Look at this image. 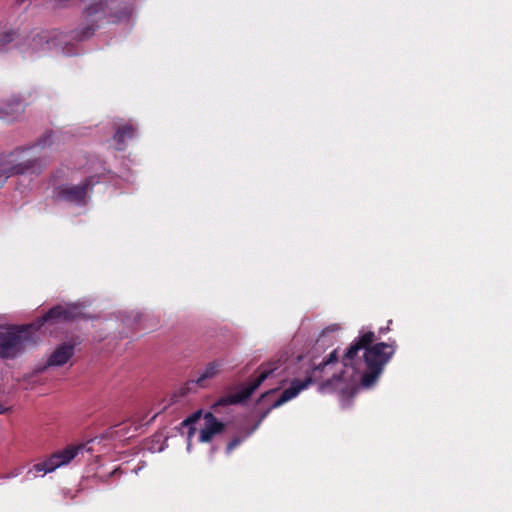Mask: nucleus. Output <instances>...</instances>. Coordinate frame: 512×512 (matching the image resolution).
<instances>
[{
    "label": "nucleus",
    "mask_w": 512,
    "mask_h": 512,
    "mask_svg": "<svg viewBox=\"0 0 512 512\" xmlns=\"http://www.w3.org/2000/svg\"><path fill=\"white\" fill-rule=\"evenodd\" d=\"M374 332L362 328L343 357L344 370L320 386L321 392L350 388L362 375V385L371 387L380 376L384 365L390 360L394 348L386 343H377Z\"/></svg>",
    "instance_id": "obj_1"
},
{
    "label": "nucleus",
    "mask_w": 512,
    "mask_h": 512,
    "mask_svg": "<svg viewBox=\"0 0 512 512\" xmlns=\"http://www.w3.org/2000/svg\"><path fill=\"white\" fill-rule=\"evenodd\" d=\"M79 306L71 304L67 307H53L45 316L37 321V324L26 326H11L6 332H0V357L10 359L17 357L25 349L36 344L35 332L48 321L70 320L79 315Z\"/></svg>",
    "instance_id": "obj_2"
},
{
    "label": "nucleus",
    "mask_w": 512,
    "mask_h": 512,
    "mask_svg": "<svg viewBox=\"0 0 512 512\" xmlns=\"http://www.w3.org/2000/svg\"><path fill=\"white\" fill-rule=\"evenodd\" d=\"M286 361L287 357L281 356L276 360L261 364L256 371L257 376L253 380L244 385L239 392L221 398L217 404L230 405L245 401L261 385L262 382L268 378L279 375L280 372L285 369Z\"/></svg>",
    "instance_id": "obj_3"
},
{
    "label": "nucleus",
    "mask_w": 512,
    "mask_h": 512,
    "mask_svg": "<svg viewBox=\"0 0 512 512\" xmlns=\"http://www.w3.org/2000/svg\"><path fill=\"white\" fill-rule=\"evenodd\" d=\"M79 448L69 447L58 453L51 455L43 462L37 463L33 466L35 472L47 474L55 471L57 468L67 465L78 454Z\"/></svg>",
    "instance_id": "obj_4"
},
{
    "label": "nucleus",
    "mask_w": 512,
    "mask_h": 512,
    "mask_svg": "<svg viewBox=\"0 0 512 512\" xmlns=\"http://www.w3.org/2000/svg\"><path fill=\"white\" fill-rule=\"evenodd\" d=\"M87 186L88 184L61 186L57 190L56 198L59 201L82 205L85 202Z\"/></svg>",
    "instance_id": "obj_5"
},
{
    "label": "nucleus",
    "mask_w": 512,
    "mask_h": 512,
    "mask_svg": "<svg viewBox=\"0 0 512 512\" xmlns=\"http://www.w3.org/2000/svg\"><path fill=\"white\" fill-rule=\"evenodd\" d=\"M223 428V423L212 413H205L203 415V424L200 427L199 441L202 443L210 442L215 435L222 432Z\"/></svg>",
    "instance_id": "obj_6"
},
{
    "label": "nucleus",
    "mask_w": 512,
    "mask_h": 512,
    "mask_svg": "<svg viewBox=\"0 0 512 512\" xmlns=\"http://www.w3.org/2000/svg\"><path fill=\"white\" fill-rule=\"evenodd\" d=\"M314 379L311 376H307L304 380H294L292 381L289 388L285 389L280 396V398L275 401L271 408H276L285 402L295 398L300 392L308 388L309 385L313 383Z\"/></svg>",
    "instance_id": "obj_7"
},
{
    "label": "nucleus",
    "mask_w": 512,
    "mask_h": 512,
    "mask_svg": "<svg viewBox=\"0 0 512 512\" xmlns=\"http://www.w3.org/2000/svg\"><path fill=\"white\" fill-rule=\"evenodd\" d=\"M74 354L73 344H63L57 347L48 358V366L59 367L66 364Z\"/></svg>",
    "instance_id": "obj_8"
},
{
    "label": "nucleus",
    "mask_w": 512,
    "mask_h": 512,
    "mask_svg": "<svg viewBox=\"0 0 512 512\" xmlns=\"http://www.w3.org/2000/svg\"><path fill=\"white\" fill-rule=\"evenodd\" d=\"M221 371V363L213 361L208 363L202 370H200L193 380V382L199 386H206V381L216 377Z\"/></svg>",
    "instance_id": "obj_9"
},
{
    "label": "nucleus",
    "mask_w": 512,
    "mask_h": 512,
    "mask_svg": "<svg viewBox=\"0 0 512 512\" xmlns=\"http://www.w3.org/2000/svg\"><path fill=\"white\" fill-rule=\"evenodd\" d=\"M337 360H338V356H337V350H333L326 361L318 364L317 366H315L312 370V373L314 375H316L317 373L319 374H322V373H328L332 366L335 365L337 363Z\"/></svg>",
    "instance_id": "obj_10"
},
{
    "label": "nucleus",
    "mask_w": 512,
    "mask_h": 512,
    "mask_svg": "<svg viewBox=\"0 0 512 512\" xmlns=\"http://www.w3.org/2000/svg\"><path fill=\"white\" fill-rule=\"evenodd\" d=\"M133 128L130 125H125L122 129H119L114 134V140L116 142V149H123L126 139H130L133 136Z\"/></svg>",
    "instance_id": "obj_11"
},
{
    "label": "nucleus",
    "mask_w": 512,
    "mask_h": 512,
    "mask_svg": "<svg viewBox=\"0 0 512 512\" xmlns=\"http://www.w3.org/2000/svg\"><path fill=\"white\" fill-rule=\"evenodd\" d=\"M202 418V414H201V411H197L195 413H193L191 416H189L183 423L184 425H189L190 428H189V431L187 433V440H188V444H187V449L190 450L191 448V440H192V437L195 435L196 433V427H194L193 425L196 424L200 419Z\"/></svg>",
    "instance_id": "obj_12"
},
{
    "label": "nucleus",
    "mask_w": 512,
    "mask_h": 512,
    "mask_svg": "<svg viewBox=\"0 0 512 512\" xmlns=\"http://www.w3.org/2000/svg\"><path fill=\"white\" fill-rule=\"evenodd\" d=\"M30 166L19 164L16 166H13L9 169L0 167V184H3L4 181L13 174H24L28 171Z\"/></svg>",
    "instance_id": "obj_13"
},
{
    "label": "nucleus",
    "mask_w": 512,
    "mask_h": 512,
    "mask_svg": "<svg viewBox=\"0 0 512 512\" xmlns=\"http://www.w3.org/2000/svg\"><path fill=\"white\" fill-rule=\"evenodd\" d=\"M15 32L9 31L0 34V51L6 49L7 45L14 40Z\"/></svg>",
    "instance_id": "obj_14"
},
{
    "label": "nucleus",
    "mask_w": 512,
    "mask_h": 512,
    "mask_svg": "<svg viewBox=\"0 0 512 512\" xmlns=\"http://www.w3.org/2000/svg\"><path fill=\"white\" fill-rule=\"evenodd\" d=\"M48 40H46V37L44 36H39L37 38H33L32 40V48L35 49L37 46H42V45H48Z\"/></svg>",
    "instance_id": "obj_15"
},
{
    "label": "nucleus",
    "mask_w": 512,
    "mask_h": 512,
    "mask_svg": "<svg viewBox=\"0 0 512 512\" xmlns=\"http://www.w3.org/2000/svg\"><path fill=\"white\" fill-rule=\"evenodd\" d=\"M240 443L239 439H235L231 441L227 446V452H231L238 444Z\"/></svg>",
    "instance_id": "obj_16"
},
{
    "label": "nucleus",
    "mask_w": 512,
    "mask_h": 512,
    "mask_svg": "<svg viewBox=\"0 0 512 512\" xmlns=\"http://www.w3.org/2000/svg\"><path fill=\"white\" fill-rule=\"evenodd\" d=\"M5 412V408L0 404V414Z\"/></svg>",
    "instance_id": "obj_17"
}]
</instances>
